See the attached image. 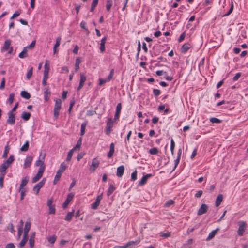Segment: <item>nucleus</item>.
Instances as JSON below:
<instances>
[{"mask_svg":"<svg viewBox=\"0 0 248 248\" xmlns=\"http://www.w3.org/2000/svg\"><path fill=\"white\" fill-rule=\"evenodd\" d=\"M66 168V165L64 163H61L59 169L57 171L56 174L55 176L53 183L54 184H56L57 182L60 180L62 173L65 170Z\"/></svg>","mask_w":248,"mask_h":248,"instance_id":"1","label":"nucleus"},{"mask_svg":"<svg viewBox=\"0 0 248 248\" xmlns=\"http://www.w3.org/2000/svg\"><path fill=\"white\" fill-rule=\"evenodd\" d=\"M62 101L60 99H56L55 100L54 108V117L55 119H57L59 115V111L61 108Z\"/></svg>","mask_w":248,"mask_h":248,"instance_id":"2","label":"nucleus"},{"mask_svg":"<svg viewBox=\"0 0 248 248\" xmlns=\"http://www.w3.org/2000/svg\"><path fill=\"white\" fill-rule=\"evenodd\" d=\"M114 121L111 118H109L107 120V125L106 127V134L109 135L112 131V128L113 125Z\"/></svg>","mask_w":248,"mask_h":248,"instance_id":"3","label":"nucleus"},{"mask_svg":"<svg viewBox=\"0 0 248 248\" xmlns=\"http://www.w3.org/2000/svg\"><path fill=\"white\" fill-rule=\"evenodd\" d=\"M46 179L44 178L40 182L35 185L33 188V190L34 191H36V194L37 195L40 191V189L43 186L45 183L46 182Z\"/></svg>","mask_w":248,"mask_h":248,"instance_id":"4","label":"nucleus"},{"mask_svg":"<svg viewBox=\"0 0 248 248\" xmlns=\"http://www.w3.org/2000/svg\"><path fill=\"white\" fill-rule=\"evenodd\" d=\"M53 199L52 198L47 201V204L49 207V214H55V206L52 204Z\"/></svg>","mask_w":248,"mask_h":248,"instance_id":"5","label":"nucleus"},{"mask_svg":"<svg viewBox=\"0 0 248 248\" xmlns=\"http://www.w3.org/2000/svg\"><path fill=\"white\" fill-rule=\"evenodd\" d=\"M8 118L6 121V123L7 124L10 125H14L15 124L16 122V116L14 113H12V112H8Z\"/></svg>","mask_w":248,"mask_h":248,"instance_id":"6","label":"nucleus"},{"mask_svg":"<svg viewBox=\"0 0 248 248\" xmlns=\"http://www.w3.org/2000/svg\"><path fill=\"white\" fill-rule=\"evenodd\" d=\"M87 77L84 73H81L80 74V81L78 87L77 88V91H79L83 86L85 82L86 81Z\"/></svg>","mask_w":248,"mask_h":248,"instance_id":"7","label":"nucleus"},{"mask_svg":"<svg viewBox=\"0 0 248 248\" xmlns=\"http://www.w3.org/2000/svg\"><path fill=\"white\" fill-rule=\"evenodd\" d=\"M44 171L43 168H39L37 174L32 178V182L34 183L37 182L42 177Z\"/></svg>","mask_w":248,"mask_h":248,"instance_id":"8","label":"nucleus"},{"mask_svg":"<svg viewBox=\"0 0 248 248\" xmlns=\"http://www.w3.org/2000/svg\"><path fill=\"white\" fill-rule=\"evenodd\" d=\"M74 196V194L73 193H70L68 194L66 199L65 200V201H64V202H63V203L62 204V207L63 208H66L67 207V206L69 204V203H70V202L73 199Z\"/></svg>","mask_w":248,"mask_h":248,"instance_id":"9","label":"nucleus"},{"mask_svg":"<svg viewBox=\"0 0 248 248\" xmlns=\"http://www.w3.org/2000/svg\"><path fill=\"white\" fill-rule=\"evenodd\" d=\"M102 193L98 195L96 197L95 202L91 204V207L93 209L95 210L97 209L100 204L101 200L102 199Z\"/></svg>","mask_w":248,"mask_h":248,"instance_id":"10","label":"nucleus"},{"mask_svg":"<svg viewBox=\"0 0 248 248\" xmlns=\"http://www.w3.org/2000/svg\"><path fill=\"white\" fill-rule=\"evenodd\" d=\"M99 161L96 158H93L92 160V165L90 167V170L93 172L99 166Z\"/></svg>","mask_w":248,"mask_h":248,"instance_id":"11","label":"nucleus"},{"mask_svg":"<svg viewBox=\"0 0 248 248\" xmlns=\"http://www.w3.org/2000/svg\"><path fill=\"white\" fill-rule=\"evenodd\" d=\"M208 210V206L205 204H202L197 212V215L200 216L205 213Z\"/></svg>","mask_w":248,"mask_h":248,"instance_id":"12","label":"nucleus"},{"mask_svg":"<svg viewBox=\"0 0 248 248\" xmlns=\"http://www.w3.org/2000/svg\"><path fill=\"white\" fill-rule=\"evenodd\" d=\"M33 157L32 156H27L24 161V168H27L30 167L31 162L32 161Z\"/></svg>","mask_w":248,"mask_h":248,"instance_id":"13","label":"nucleus"},{"mask_svg":"<svg viewBox=\"0 0 248 248\" xmlns=\"http://www.w3.org/2000/svg\"><path fill=\"white\" fill-rule=\"evenodd\" d=\"M245 223L244 222H241L239 226L237 233L239 236H242L245 229Z\"/></svg>","mask_w":248,"mask_h":248,"instance_id":"14","label":"nucleus"},{"mask_svg":"<svg viewBox=\"0 0 248 248\" xmlns=\"http://www.w3.org/2000/svg\"><path fill=\"white\" fill-rule=\"evenodd\" d=\"M124 170V167L123 165H121L118 167L117 169L116 175L118 177H121Z\"/></svg>","mask_w":248,"mask_h":248,"instance_id":"15","label":"nucleus"},{"mask_svg":"<svg viewBox=\"0 0 248 248\" xmlns=\"http://www.w3.org/2000/svg\"><path fill=\"white\" fill-rule=\"evenodd\" d=\"M9 167V165L8 164H6V162L4 161L0 166V173L2 174V173H4V175L6 173V170Z\"/></svg>","mask_w":248,"mask_h":248,"instance_id":"16","label":"nucleus"},{"mask_svg":"<svg viewBox=\"0 0 248 248\" xmlns=\"http://www.w3.org/2000/svg\"><path fill=\"white\" fill-rule=\"evenodd\" d=\"M44 90V99L47 101L50 98L51 92L48 87L45 88Z\"/></svg>","mask_w":248,"mask_h":248,"instance_id":"17","label":"nucleus"},{"mask_svg":"<svg viewBox=\"0 0 248 248\" xmlns=\"http://www.w3.org/2000/svg\"><path fill=\"white\" fill-rule=\"evenodd\" d=\"M114 152V144L111 143L109 147V151L108 154L107 156L108 158H110L112 157Z\"/></svg>","mask_w":248,"mask_h":248,"instance_id":"18","label":"nucleus"},{"mask_svg":"<svg viewBox=\"0 0 248 248\" xmlns=\"http://www.w3.org/2000/svg\"><path fill=\"white\" fill-rule=\"evenodd\" d=\"M219 230V229L217 228L213 231H212L208 235V236L206 238V240L208 241L212 239L214 237L215 235L217 234V232Z\"/></svg>","mask_w":248,"mask_h":248,"instance_id":"19","label":"nucleus"},{"mask_svg":"<svg viewBox=\"0 0 248 248\" xmlns=\"http://www.w3.org/2000/svg\"><path fill=\"white\" fill-rule=\"evenodd\" d=\"M29 181V177H25L22 179L21 184L20 185L19 188L20 190H22V189H24L23 187L27 184Z\"/></svg>","mask_w":248,"mask_h":248,"instance_id":"20","label":"nucleus"},{"mask_svg":"<svg viewBox=\"0 0 248 248\" xmlns=\"http://www.w3.org/2000/svg\"><path fill=\"white\" fill-rule=\"evenodd\" d=\"M106 37H103L101 40L100 50L101 52H103L105 50V44L106 43Z\"/></svg>","mask_w":248,"mask_h":248,"instance_id":"21","label":"nucleus"},{"mask_svg":"<svg viewBox=\"0 0 248 248\" xmlns=\"http://www.w3.org/2000/svg\"><path fill=\"white\" fill-rule=\"evenodd\" d=\"M31 228V223L29 222H26L25 228H24V235L28 236V232L30 230Z\"/></svg>","mask_w":248,"mask_h":248,"instance_id":"22","label":"nucleus"},{"mask_svg":"<svg viewBox=\"0 0 248 248\" xmlns=\"http://www.w3.org/2000/svg\"><path fill=\"white\" fill-rule=\"evenodd\" d=\"M140 241L139 240L130 241L126 244V245L128 248H132L136 245H137L140 243Z\"/></svg>","mask_w":248,"mask_h":248,"instance_id":"23","label":"nucleus"},{"mask_svg":"<svg viewBox=\"0 0 248 248\" xmlns=\"http://www.w3.org/2000/svg\"><path fill=\"white\" fill-rule=\"evenodd\" d=\"M81 59L80 57H78L76 60V62L75 65V72L78 71L79 69V64L81 62Z\"/></svg>","mask_w":248,"mask_h":248,"instance_id":"24","label":"nucleus"},{"mask_svg":"<svg viewBox=\"0 0 248 248\" xmlns=\"http://www.w3.org/2000/svg\"><path fill=\"white\" fill-rule=\"evenodd\" d=\"M27 47H24L23 50L19 54V57L20 58H25L28 56Z\"/></svg>","mask_w":248,"mask_h":248,"instance_id":"25","label":"nucleus"},{"mask_svg":"<svg viewBox=\"0 0 248 248\" xmlns=\"http://www.w3.org/2000/svg\"><path fill=\"white\" fill-rule=\"evenodd\" d=\"M31 117V113L28 112L24 111L21 114V117L25 121L29 120Z\"/></svg>","mask_w":248,"mask_h":248,"instance_id":"26","label":"nucleus"},{"mask_svg":"<svg viewBox=\"0 0 248 248\" xmlns=\"http://www.w3.org/2000/svg\"><path fill=\"white\" fill-rule=\"evenodd\" d=\"M223 200V195L222 194H219L216 200L215 205L216 207H218L221 203Z\"/></svg>","mask_w":248,"mask_h":248,"instance_id":"27","label":"nucleus"},{"mask_svg":"<svg viewBox=\"0 0 248 248\" xmlns=\"http://www.w3.org/2000/svg\"><path fill=\"white\" fill-rule=\"evenodd\" d=\"M193 242V240L192 239H189L186 243L184 244L182 248H191V245Z\"/></svg>","mask_w":248,"mask_h":248,"instance_id":"28","label":"nucleus"},{"mask_svg":"<svg viewBox=\"0 0 248 248\" xmlns=\"http://www.w3.org/2000/svg\"><path fill=\"white\" fill-rule=\"evenodd\" d=\"M49 68V62L48 60H46L45 64L44 65V73L48 74Z\"/></svg>","mask_w":248,"mask_h":248,"instance_id":"29","label":"nucleus"},{"mask_svg":"<svg viewBox=\"0 0 248 248\" xmlns=\"http://www.w3.org/2000/svg\"><path fill=\"white\" fill-rule=\"evenodd\" d=\"M28 239V236L24 235L22 238V240L21 241V242L19 243V246L20 248H22L25 246L26 242H27Z\"/></svg>","mask_w":248,"mask_h":248,"instance_id":"30","label":"nucleus"},{"mask_svg":"<svg viewBox=\"0 0 248 248\" xmlns=\"http://www.w3.org/2000/svg\"><path fill=\"white\" fill-rule=\"evenodd\" d=\"M29 147V142L26 141L25 144L20 148V150L21 152L27 151Z\"/></svg>","mask_w":248,"mask_h":248,"instance_id":"31","label":"nucleus"},{"mask_svg":"<svg viewBox=\"0 0 248 248\" xmlns=\"http://www.w3.org/2000/svg\"><path fill=\"white\" fill-rule=\"evenodd\" d=\"M20 95L22 96V97L26 99H29L31 97L30 94L25 91H21Z\"/></svg>","mask_w":248,"mask_h":248,"instance_id":"32","label":"nucleus"},{"mask_svg":"<svg viewBox=\"0 0 248 248\" xmlns=\"http://www.w3.org/2000/svg\"><path fill=\"white\" fill-rule=\"evenodd\" d=\"M11 42V41L10 40H7L4 42L3 46V50L4 51L8 50L9 48L10 47Z\"/></svg>","mask_w":248,"mask_h":248,"instance_id":"33","label":"nucleus"},{"mask_svg":"<svg viewBox=\"0 0 248 248\" xmlns=\"http://www.w3.org/2000/svg\"><path fill=\"white\" fill-rule=\"evenodd\" d=\"M74 210L72 212H68L65 217V220L67 221H70L74 216Z\"/></svg>","mask_w":248,"mask_h":248,"instance_id":"34","label":"nucleus"},{"mask_svg":"<svg viewBox=\"0 0 248 248\" xmlns=\"http://www.w3.org/2000/svg\"><path fill=\"white\" fill-rule=\"evenodd\" d=\"M115 187L112 184H110L109 188L107 191V195L108 196H109L115 190Z\"/></svg>","mask_w":248,"mask_h":248,"instance_id":"35","label":"nucleus"},{"mask_svg":"<svg viewBox=\"0 0 248 248\" xmlns=\"http://www.w3.org/2000/svg\"><path fill=\"white\" fill-rule=\"evenodd\" d=\"M190 48V44H184L181 48L182 52L183 53L186 52Z\"/></svg>","mask_w":248,"mask_h":248,"instance_id":"36","label":"nucleus"},{"mask_svg":"<svg viewBox=\"0 0 248 248\" xmlns=\"http://www.w3.org/2000/svg\"><path fill=\"white\" fill-rule=\"evenodd\" d=\"M9 149H10V148H9V146H8V145H7L5 146L4 153L2 155L3 158H7L8 154L9 151Z\"/></svg>","mask_w":248,"mask_h":248,"instance_id":"37","label":"nucleus"},{"mask_svg":"<svg viewBox=\"0 0 248 248\" xmlns=\"http://www.w3.org/2000/svg\"><path fill=\"white\" fill-rule=\"evenodd\" d=\"M35 165L36 166H40V167L39 168H43V170H45V166L44 165V162L43 161L38 159V160L35 162Z\"/></svg>","mask_w":248,"mask_h":248,"instance_id":"38","label":"nucleus"},{"mask_svg":"<svg viewBox=\"0 0 248 248\" xmlns=\"http://www.w3.org/2000/svg\"><path fill=\"white\" fill-rule=\"evenodd\" d=\"M87 125V123L84 122L81 125L80 135L83 136L85 134V128Z\"/></svg>","mask_w":248,"mask_h":248,"instance_id":"39","label":"nucleus"},{"mask_svg":"<svg viewBox=\"0 0 248 248\" xmlns=\"http://www.w3.org/2000/svg\"><path fill=\"white\" fill-rule=\"evenodd\" d=\"M48 74L44 73L43 79L42 80V84L43 86H46L47 83V80L48 78Z\"/></svg>","mask_w":248,"mask_h":248,"instance_id":"40","label":"nucleus"},{"mask_svg":"<svg viewBox=\"0 0 248 248\" xmlns=\"http://www.w3.org/2000/svg\"><path fill=\"white\" fill-rule=\"evenodd\" d=\"M98 0H93V2L92 3V5H91V9H90V11L91 12H93L94 11L95 8L96 7V6H97V5L98 4Z\"/></svg>","mask_w":248,"mask_h":248,"instance_id":"41","label":"nucleus"},{"mask_svg":"<svg viewBox=\"0 0 248 248\" xmlns=\"http://www.w3.org/2000/svg\"><path fill=\"white\" fill-rule=\"evenodd\" d=\"M74 151V149H72L71 150H70L69 151V152L68 153L67 158L66 159V161H70V160L71 159V158L72 157Z\"/></svg>","mask_w":248,"mask_h":248,"instance_id":"42","label":"nucleus"},{"mask_svg":"<svg viewBox=\"0 0 248 248\" xmlns=\"http://www.w3.org/2000/svg\"><path fill=\"white\" fill-rule=\"evenodd\" d=\"M175 142L173 140V139L171 138V141H170V151L172 155H174V150L175 148Z\"/></svg>","mask_w":248,"mask_h":248,"instance_id":"43","label":"nucleus"},{"mask_svg":"<svg viewBox=\"0 0 248 248\" xmlns=\"http://www.w3.org/2000/svg\"><path fill=\"white\" fill-rule=\"evenodd\" d=\"M19 192H20V200L22 201L24 199V196L26 195V190L25 189H22V190H20L19 188Z\"/></svg>","mask_w":248,"mask_h":248,"instance_id":"44","label":"nucleus"},{"mask_svg":"<svg viewBox=\"0 0 248 248\" xmlns=\"http://www.w3.org/2000/svg\"><path fill=\"white\" fill-rule=\"evenodd\" d=\"M14 156L13 155H11L9 158L6 161H5V162H6V164H8L10 166V164L14 161Z\"/></svg>","mask_w":248,"mask_h":248,"instance_id":"45","label":"nucleus"},{"mask_svg":"<svg viewBox=\"0 0 248 248\" xmlns=\"http://www.w3.org/2000/svg\"><path fill=\"white\" fill-rule=\"evenodd\" d=\"M210 121L212 123L218 124V123H220L221 122V120H220V119H219L218 118H215V117L211 118L210 119Z\"/></svg>","mask_w":248,"mask_h":248,"instance_id":"46","label":"nucleus"},{"mask_svg":"<svg viewBox=\"0 0 248 248\" xmlns=\"http://www.w3.org/2000/svg\"><path fill=\"white\" fill-rule=\"evenodd\" d=\"M147 179L143 176L140 181L139 183V185L140 186H143L147 182Z\"/></svg>","mask_w":248,"mask_h":248,"instance_id":"47","label":"nucleus"},{"mask_svg":"<svg viewBox=\"0 0 248 248\" xmlns=\"http://www.w3.org/2000/svg\"><path fill=\"white\" fill-rule=\"evenodd\" d=\"M48 242L51 244H54L56 240V236L53 235L51 237H49L47 238Z\"/></svg>","mask_w":248,"mask_h":248,"instance_id":"48","label":"nucleus"},{"mask_svg":"<svg viewBox=\"0 0 248 248\" xmlns=\"http://www.w3.org/2000/svg\"><path fill=\"white\" fill-rule=\"evenodd\" d=\"M46 157V153L43 152H41L40 153V155L39 156L38 160H41L44 162L45 159Z\"/></svg>","mask_w":248,"mask_h":248,"instance_id":"49","label":"nucleus"},{"mask_svg":"<svg viewBox=\"0 0 248 248\" xmlns=\"http://www.w3.org/2000/svg\"><path fill=\"white\" fill-rule=\"evenodd\" d=\"M174 202L172 200H170L166 202L164 204V206L166 207H169L174 204Z\"/></svg>","mask_w":248,"mask_h":248,"instance_id":"50","label":"nucleus"},{"mask_svg":"<svg viewBox=\"0 0 248 248\" xmlns=\"http://www.w3.org/2000/svg\"><path fill=\"white\" fill-rule=\"evenodd\" d=\"M33 71V67H31V69L27 72L26 75V78L27 79H29L32 76Z\"/></svg>","mask_w":248,"mask_h":248,"instance_id":"51","label":"nucleus"},{"mask_svg":"<svg viewBox=\"0 0 248 248\" xmlns=\"http://www.w3.org/2000/svg\"><path fill=\"white\" fill-rule=\"evenodd\" d=\"M158 150L156 148H153L150 149L149 153L151 155H156L158 153Z\"/></svg>","mask_w":248,"mask_h":248,"instance_id":"52","label":"nucleus"},{"mask_svg":"<svg viewBox=\"0 0 248 248\" xmlns=\"http://www.w3.org/2000/svg\"><path fill=\"white\" fill-rule=\"evenodd\" d=\"M81 144V138H80V139L78 141L76 146L73 149H74V150H76L77 149H78L79 150Z\"/></svg>","mask_w":248,"mask_h":248,"instance_id":"53","label":"nucleus"},{"mask_svg":"<svg viewBox=\"0 0 248 248\" xmlns=\"http://www.w3.org/2000/svg\"><path fill=\"white\" fill-rule=\"evenodd\" d=\"M4 173L0 174V187L2 188L3 187V180L4 177Z\"/></svg>","mask_w":248,"mask_h":248,"instance_id":"54","label":"nucleus"},{"mask_svg":"<svg viewBox=\"0 0 248 248\" xmlns=\"http://www.w3.org/2000/svg\"><path fill=\"white\" fill-rule=\"evenodd\" d=\"M137 171L135 170L131 174V178L132 181H135L137 179Z\"/></svg>","mask_w":248,"mask_h":248,"instance_id":"55","label":"nucleus"},{"mask_svg":"<svg viewBox=\"0 0 248 248\" xmlns=\"http://www.w3.org/2000/svg\"><path fill=\"white\" fill-rule=\"evenodd\" d=\"M86 22L84 21H82L80 23V26L82 29H84L86 31H88V33H89V31L88 29L86 27Z\"/></svg>","mask_w":248,"mask_h":248,"instance_id":"56","label":"nucleus"},{"mask_svg":"<svg viewBox=\"0 0 248 248\" xmlns=\"http://www.w3.org/2000/svg\"><path fill=\"white\" fill-rule=\"evenodd\" d=\"M112 5V3L111 1H107L106 4V9L108 11H109Z\"/></svg>","mask_w":248,"mask_h":248,"instance_id":"57","label":"nucleus"},{"mask_svg":"<svg viewBox=\"0 0 248 248\" xmlns=\"http://www.w3.org/2000/svg\"><path fill=\"white\" fill-rule=\"evenodd\" d=\"M233 9V3H232V5H231V7L230 8L229 10L228 11V12L227 13H226L225 14H224L223 15V16H229V15H230L232 13Z\"/></svg>","mask_w":248,"mask_h":248,"instance_id":"58","label":"nucleus"},{"mask_svg":"<svg viewBox=\"0 0 248 248\" xmlns=\"http://www.w3.org/2000/svg\"><path fill=\"white\" fill-rule=\"evenodd\" d=\"M61 38L60 37H58L56 38V43L54 45L55 48H57L60 46Z\"/></svg>","mask_w":248,"mask_h":248,"instance_id":"59","label":"nucleus"},{"mask_svg":"<svg viewBox=\"0 0 248 248\" xmlns=\"http://www.w3.org/2000/svg\"><path fill=\"white\" fill-rule=\"evenodd\" d=\"M122 109V105L121 103H119L117 104L116 106V113H120L121 110Z\"/></svg>","mask_w":248,"mask_h":248,"instance_id":"60","label":"nucleus"},{"mask_svg":"<svg viewBox=\"0 0 248 248\" xmlns=\"http://www.w3.org/2000/svg\"><path fill=\"white\" fill-rule=\"evenodd\" d=\"M14 94L11 93L9 95V97L8 99V102L10 104H12L14 99Z\"/></svg>","mask_w":248,"mask_h":248,"instance_id":"61","label":"nucleus"},{"mask_svg":"<svg viewBox=\"0 0 248 248\" xmlns=\"http://www.w3.org/2000/svg\"><path fill=\"white\" fill-rule=\"evenodd\" d=\"M160 236H162V237H165V238H167L168 237H170V232H167L166 233H160Z\"/></svg>","mask_w":248,"mask_h":248,"instance_id":"62","label":"nucleus"},{"mask_svg":"<svg viewBox=\"0 0 248 248\" xmlns=\"http://www.w3.org/2000/svg\"><path fill=\"white\" fill-rule=\"evenodd\" d=\"M34 244V240L33 238L31 237L29 239V245L31 248H33Z\"/></svg>","mask_w":248,"mask_h":248,"instance_id":"63","label":"nucleus"},{"mask_svg":"<svg viewBox=\"0 0 248 248\" xmlns=\"http://www.w3.org/2000/svg\"><path fill=\"white\" fill-rule=\"evenodd\" d=\"M153 93L155 96H158L160 94V91L158 89H154L153 90Z\"/></svg>","mask_w":248,"mask_h":248,"instance_id":"64","label":"nucleus"}]
</instances>
